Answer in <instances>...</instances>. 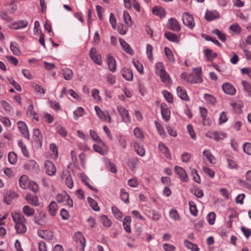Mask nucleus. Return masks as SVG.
<instances>
[{"label":"nucleus","instance_id":"30","mask_svg":"<svg viewBox=\"0 0 251 251\" xmlns=\"http://www.w3.org/2000/svg\"><path fill=\"white\" fill-rule=\"evenodd\" d=\"M122 75L126 80L131 81L133 79V74L131 70L124 68L121 72Z\"/></svg>","mask_w":251,"mask_h":251},{"label":"nucleus","instance_id":"34","mask_svg":"<svg viewBox=\"0 0 251 251\" xmlns=\"http://www.w3.org/2000/svg\"><path fill=\"white\" fill-rule=\"evenodd\" d=\"M152 11L154 15L160 18H163L165 16V11L162 7L154 6Z\"/></svg>","mask_w":251,"mask_h":251},{"label":"nucleus","instance_id":"14","mask_svg":"<svg viewBox=\"0 0 251 251\" xmlns=\"http://www.w3.org/2000/svg\"><path fill=\"white\" fill-rule=\"evenodd\" d=\"M168 28L175 31H179L180 30V26L177 21L174 18L169 19L168 22Z\"/></svg>","mask_w":251,"mask_h":251},{"label":"nucleus","instance_id":"20","mask_svg":"<svg viewBox=\"0 0 251 251\" xmlns=\"http://www.w3.org/2000/svg\"><path fill=\"white\" fill-rule=\"evenodd\" d=\"M75 238L77 244L80 245V246L81 247L82 251H84V248L85 247L86 241L82 233L80 232L75 233Z\"/></svg>","mask_w":251,"mask_h":251},{"label":"nucleus","instance_id":"21","mask_svg":"<svg viewBox=\"0 0 251 251\" xmlns=\"http://www.w3.org/2000/svg\"><path fill=\"white\" fill-rule=\"evenodd\" d=\"M29 179L27 176L22 175L19 179V183L21 188L26 189L28 187L29 183Z\"/></svg>","mask_w":251,"mask_h":251},{"label":"nucleus","instance_id":"27","mask_svg":"<svg viewBox=\"0 0 251 251\" xmlns=\"http://www.w3.org/2000/svg\"><path fill=\"white\" fill-rule=\"evenodd\" d=\"M38 234L41 238L48 240L53 238L52 232L48 230L39 231Z\"/></svg>","mask_w":251,"mask_h":251},{"label":"nucleus","instance_id":"5","mask_svg":"<svg viewBox=\"0 0 251 251\" xmlns=\"http://www.w3.org/2000/svg\"><path fill=\"white\" fill-rule=\"evenodd\" d=\"M44 168L46 174L50 176H53L56 174V167L55 165L50 160L45 161Z\"/></svg>","mask_w":251,"mask_h":251},{"label":"nucleus","instance_id":"39","mask_svg":"<svg viewBox=\"0 0 251 251\" xmlns=\"http://www.w3.org/2000/svg\"><path fill=\"white\" fill-rule=\"evenodd\" d=\"M203 154L205 156L207 160L211 164H215V158L211 153L210 151L205 149L203 151Z\"/></svg>","mask_w":251,"mask_h":251},{"label":"nucleus","instance_id":"61","mask_svg":"<svg viewBox=\"0 0 251 251\" xmlns=\"http://www.w3.org/2000/svg\"><path fill=\"white\" fill-rule=\"evenodd\" d=\"M227 167L230 169H237L238 166L236 162L232 159L227 158Z\"/></svg>","mask_w":251,"mask_h":251},{"label":"nucleus","instance_id":"44","mask_svg":"<svg viewBox=\"0 0 251 251\" xmlns=\"http://www.w3.org/2000/svg\"><path fill=\"white\" fill-rule=\"evenodd\" d=\"M165 37L169 41L173 42H177L178 39L177 36L174 33L168 31L165 33Z\"/></svg>","mask_w":251,"mask_h":251},{"label":"nucleus","instance_id":"48","mask_svg":"<svg viewBox=\"0 0 251 251\" xmlns=\"http://www.w3.org/2000/svg\"><path fill=\"white\" fill-rule=\"evenodd\" d=\"M120 197L122 200L125 203H128L129 202V195L128 193L126 192V190L124 188H122L120 190Z\"/></svg>","mask_w":251,"mask_h":251},{"label":"nucleus","instance_id":"33","mask_svg":"<svg viewBox=\"0 0 251 251\" xmlns=\"http://www.w3.org/2000/svg\"><path fill=\"white\" fill-rule=\"evenodd\" d=\"M162 74V75L161 74L159 75L162 81L166 85L172 84V82L169 75L166 72Z\"/></svg>","mask_w":251,"mask_h":251},{"label":"nucleus","instance_id":"51","mask_svg":"<svg viewBox=\"0 0 251 251\" xmlns=\"http://www.w3.org/2000/svg\"><path fill=\"white\" fill-rule=\"evenodd\" d=\"M123 17L124 19V21L126 25L128 27L131 26L132 25V21L131 18L128 12L124 11L123 13Z\"/></svg>","mask_w":251,"mask_h":251},{"label":"nucleus","instance_id":"38","mask_svg":"<svg viewBox=\"0 0 251 251\" xmlns=\"http://www.w3.org/2000/svg\"><path fill=\"white\" fill-rule=\"evenodd\" d=\"M200 112L202 117V122L203 125H209V122L206 119V116L207 114V109L204 107H200Z\"/></svg>","mask_w":251,"mask_h":251},{"label":"nucleus","instance_id":"42","mask_svg":"<svg viewBox=\"0 0 251 251\" xmlns=\"http://www.w3.org/2000/svg\"><path fill=\"white\" fill-rule=\"evenodd\" d=\"M85 113V110L81 107H78L74 111V119L77 120L79 117L83 116Z\"/></svg>","mask_w":251,"mask_h":251},{"label":"nucleus","instance_id":"37","mask_svg":"<svg viewBox=\"0 0 251 251\" xmlns=\"http://www.w3.org/2000/svg\"><path fill=\"white\" fill-rule=\"evenodd\" d=\"M205 57L207 60L212 61L217 56V53L213 52L210 49H205L203 51Z\"/></svg>","mask_w":251,"mask_h":251},{"label":"nucleus","instance_id":"52","mask_svg":"<svg viewBox=\"0 0 251 251\" xmlns=\"http://www.w3.org/2000/svg\"><path fill=\"white\" fill-rule=\"evenodd\" d=\"M111 210L115 217L118 220H121L123 217L122 213L115 206H112Z\"/></svg>","mask_w":251,"mask_h":251},{"label":"nucleus","instance_id":"1","mask_svg":"<svg viewBox=\"0 0 251 251\" xmlns=\"http://www.w3.org/2000/svg\"><path fill=\"white\" fill-rule=\"evenodd\" d=\"M117 110L118 114L121 117L122 121L123 122L126 124L131 123V120L129 114V112L125 107L121 105H118L117 106Z\"/></svg>","mask_w":251,"mask_h":251},{"label":"nucleus","instance_id":"46","mask_svg":"<svg viewBox=\"0 0 251 251\" xmlns=\"http://www.w3.org/2000/svg\"><path fill=\"white\" fill-rule=\"evenodd\" d=\"M204 99L206 102L210 105H214L216 102V100L215 98L212 95L209 94H204L203 96Z\"/></svg>","mask_w":251,"mask_h":251},{"label":"nucleus","instance_id":"26","mask_svg":"<svg viewBox=\"0 0 251 251\" xmlns=\"http://www.w3.org/2000/svg\"><path fill=\"white\" fill-rule=\"evenodd\" d=\"M131 222V219L130 216H126L125 217L123 220V227L125 231L127 233H130L131 232L130 228V224Z\"/></svg>","mask_w":251,"mask_h":251},{"label":"nucleus","instance_id":"10","mask_svg":"<svg viewBox=\"0 0 251 251\" xmlns=\"http://www.w3.org/2000/svg\"><path fill=\"white\" fill-rule=\"evenodd\" d=\"M89 56L93 61L96 64L100 65L102 64L101 57L98 54L95 48H92L89 52Z\"/></svg>","mask_w":251,"mask_h":251},{"label":"nucleus","instance_id":"18","mask_svg":"<svg viewBox=\"0 0 251 251\" xmlns=\"http://www.w3.org/2000/svg\"><path fill=\"white\" fill-rule=\"evenodd\" d=\"M28 203L33 206H37L39 205L38 198L36 195L27 194L25 198Z\"/></svg>","mask_w":251,"mask_h":251},{"label":"nucleus","instance_id":"2","mask_svg":"<svg viewBox=\"0 0 251 251\" xmlns=\"http://www.w3.org/2000/svg\"><path fill=\"white\" fill-rule=\"evenodd\" d=\"M195 74H190L188 82L192 84L201 83L202 81L201 76L202 70L200 67L193 69Z\"/></svg>","mask_w":251,"mask_h":251},{"label":"nucleus","instance_id":"64","mask_svg":"<svg viewBox=\"0 0 251 251\" xmlns=\"http://www.w3.org/2000/svg\"><path fill=\"white\" fill-rule=\"evenodd\" d=\"M242 84L244 87L245 91L249 94L250 96L251 95V84H250L247 81L243 80L242 81Z\"/></svg>","mask_w":251,"mask_h":251},{"label":"nucleus","instance_id":"8","mask_svg":"<svg viewBox=\"0 0 251 251\" xmlns=\"http://www.w3.org/2000/svg\"><path fill=\"white\" fill-rule=\"evenodd\" d=\"M34 222L39 226H44L47 223L46 214L44 212L41 211L37 215L33 218Z\"/></svg>","mask_w":251,"mask_h":251},{"label":"nucleus","instance_id":"29","mask_svg":"<svg viewBox=\"0 0 251 251\" xmlns=\"http://www.w3.org/2000/svg\"><path fill=\"white\" fill-rule=\"evenodd\" d=\"M26 113L28 116L35 119L36 121H38L39 120L38 116L34 110L33 104H31L28 106Z\"/></svg>","mask_w":251,"mask_h":251},{"label":"nucleus","instance_id":"41","mask_svg":"<svg viewBox=\"0 0 251 251\" xmlns=\"http://www.w3.org/2000/svg\"><path fill=\"white\" fill-rule=\"evenodd\" d=\"M18 144L23 155L26 157H29V154L25 145L23 143V142L21 140H19L18 142Z\"/></svg>","mask_w":251,"mask_h":251},{"label":"nucleus","instance_id":"16","mask_svg":"<svg viewBox=\"0 0 251 251\" xmlns=\"http://www.w3.org/2000/svg\"><path fill=\"white\" fill-rule=\"evenodd\" d=\"M161 112L163 119L168 122L170 119L171 111L170 109L165 104H161L160 105Z\"/></svg>","mask_w":251,"mask_h":251},{"label":"nucleus","instance_id":"9","mask_svg":"<svg viewBox=\"0 0 251 251\" xmlns=\"http://www.w3.org/2000/svg\"><path fill=\"white\" fill-rule=\"evenodd\" d=\"M13 222L17 225L23 223H26L27 221L25 217L20 212L15 211L11 214Z\"/></svg>","mask_w":251,"mask_h":251},{"label":"nucleus","instance_id":"58","mask_svg":"<svg viewBox=\"0 0 251 251\" xmlns=\"http://www.w3.org/2000/svg\"><path fill=\"white\" fill-rule=\"evenodd\" d=\"M189 205L191 214L194 216H197L198 214V210L195 203L193 201H191L189 202Z\"/></svg>","mask_w":251,"mask_h":251},{"label":"nucleus","instance_id":"59","mask_svg":"<svg viewBox=\"0 0 251 251\" xmlns=\"http://www.w3.org/2000/svg\"><path fill=\"white\" fill-rule=\"evenodd\" d=\"M134 136L139 140H142L144 138V135L141 129L138 127H135L133 130Z\"/></svg>","mask_w":251,"mask_h":251},{"label":"nucleus","instance_id":"32","mask_svg":"<svg viewBox=\"0 0 251 251\" xmlns=\"http://www.w3.org/2000/svg\"><path fill=\"white\" fill-rule=\"evenodd\" d=\"M23 213L27 217H31L35 213V209L28 205H25L22 208Z\"/></svg>","mask_w":251,"mask_h":251},{"label":"nucleus","instance_id":"13","mask_svg":"<svg viewBox=\"0 0 251 251\" xmlns=\"http://www.w3.org/2000/svg\"><path fill=\"white\" fill-rule=\"evenodd\" d=\"M206 136L210 138L214 139L216 141L218 142L226 138V134L224 132L214 131L207 133Z\"/></svg>","mask_w":251,"mask_h":251},{"label":"nucleus","instance_id":"12","mask_svg":"<svg viewBox=\"0 0 251 251\" xmlns=\"http://www.w3.org/2000/svg\"><path fill=\"white\" fill-rule=\"evenodd\" d=\"M17 127L23 136L29 139V133L26 124L24 122L19 121L17 123Z\"/></svg>","mask_w":251,"mask_h":251},{"label":"nucleus","instance_id":"62","mask_svg":"<svg viewBox=\"0 0 251 251\" xmlns=\"http://www.w3.org/2000/svg\"><path fill=\"white\" fill-rule=\"evenodd\" d=\"M155 125L159 135L163 138H164L165 136V133L162 126L157 121L155 122Z\"/></svg>","mask_w":251,"mask_h":251},{"label":"nucleus","instance_id":"3","mask_svg":"<svg viewBox=\"0 0 251 251\" xmlns=\"http://www.w3.org/2000/svg\"><path fill=\"white\" fill-rule=\"evenodd\" d=\"M42 134L40 130L38 128L34 129L33 135V143L34 144L35 147L39 148L42 147Z\"/></svg>","mask_w":251,"mask_h":251},{"label":"nucleus","instance_id":"24","mask_svg":"<svg viewBox=\"0 0 251 251\" xmlns=\"http://www.w3.org/2000/svg\"><path fill=\"white\" fill-rule=\"evenodd\" d=\"M175 171L176 173L179 176L183 181L186 182L188 181V176L187 175L185 171L182 168L178 166H176Z\"/></svg>","mask_w":251,"mask_h":251},{"label":"nucleus","instance_id":"63","mask_svg":"<svg viewBox=\"0 0 251 251\" xmlns=\"http://www.w3.org/2000/svg\"><path fill=\"white\" fill-rule=\"evenodd\" d=\"M133 64L138 72L140 74H143L144 68L142 64L138 61H134Z\"/></svg>","mask_w":251,"mask_h":251},{"label":"nucleus","instance_id":"25","mask_svg":"<svg viewBox=\"0 0 251 251\" xmlns=\"http://www.w3.org/2000/svg\"><path fill=\"white\" fill-rule=\"evenodd\" d=\"M100 145H93V149L94 151L99 153L101 155L105 154L107 152V149L105 144L104 145H101L99 143Z\"/></svg>","mask_w":251,"mask_h":251},{"label":"nucleus","instance_id":"45","mask_svg":"<svg viewBox=\"0 0 251 251\" xmlns=\"http://www.w3.org/2000/svg\"><path fill=\"white\" fill-rule=\"evenodd\" d=\"M138 163V160L137 158H132L128 161L127 165L132 171H134Z\"/></svg>","mask_w":251,"mask_h":251},{"label":"nucleus","instance_id":"40","mask_svg":"<svg viewBox=\"0 0 251 251\" xmlns=\"http://www.w3.org/2000/svg\"><path fill=\"white\" fill-rule=\"evenodd\" d=\"M134 148L136 153L141 157H143L145 155L146 151L143 146L139 145L138 143H135L134 144Z\"/></svg>","mask_w":251,"mask_h":251},{"label":"nucleus","instance_id":"53","mask_svg":"<svg viewBox=\"0 0 251 251\" xmlns=\"http://www.w3.org/2000/svg\"><path fill=\"white\" fill-rule=\"evenodd\" d=\"M184 244L187 248L191 250L192 251H199V250L198 246L196 244H193L187 240L184 241Z\"/></svg>","mask_w":251,"mask_h":251},{"label":"nucleus","instance_id":"4","mask_svg":"<svg viewBox=\"0 0 251 251\" xmlns=\"http://www.w3.org/2000/svg\"><path fill=\"white\" fill-rule=\"evenodd\" d=\"M182 20L183 24L187 26L188 27L192 29L195 25V23L194 21L193 17L192 15L187 12H184L182 17Z\"/></svg>","mask_w":251,"mask_h":251},{"label":"nucleus","instance_id":"35","mask_svg":"<svg viewBox=\"0 0 251 251\" xmlns=\"http://www.w3.org/2000/svg\"><path fill=\"white\" fill-rule=\"evenodd\" d=\"M57 209V204L54 201H51L48 206L49 212L52 216H54L56 215Z\"/></svg>","mask_w":251,"mask_h":251},{"label":"nucleus","instance_id":"50","mask_svg":"<svg viewBox=\"0 0 251 251\" xmlns=\"http://www.w3.org/2000/svg\"><path fill=\"white\" fill-rule=\"evenodd\" d=\"M164 52L168 59L171 62H174L175 60L172 50L169 48L165 47Z\"/></svg>","mask_w":251,"mask_h":251},{"label":"nucleus","instance_id":"56","mask_svg":"<svg viewBox=\"0 0 251 251\" xmlns=\"http://www.w3.org/2000/svg\"><path fill=\"white\" fill-rule=\"evenodd\" d=\"M8 160L11 164H15L17 161V157L14 152H10L8 155Z\"/></svg>","mask_w":251,"mask_h":251},{"label":"nucleus","instance_id":"28","mask_svg":"<svg viewBox=\"0 0 251 251\" xmlns=\"http://www.w3.org/2000/svg\"><path fill=\"white\" fill-rule=\"evenodd\" d=\"M119 41L121 46L122 47V48L126 53L131 55H132L134 53L133 50L125 41L120 39Z\"/></svg>","mask_w":251,"mask_h":251},{"label":"nucleus","instance_id":"22","mask_svg":"<svg viewBox=\"0 0 251 251\" xmlns=\"http://www.w3.org/2000/svg\"><path fill=\"white\" fill-rule=\"evenodd\" d=\"M61 72L64 78L66 80H71L74 77L73 71L68 68H64L61 69Z\"/></svg>","mask_w":251,"mask_h":251},{"label":"nucleus","instance_id":"43","mask_svg":"<svg viewBox=\"0 0 251 251\" xmlns=\"http://www.w3.org/2000/svg\"><path fill=\"white\" fill-rule=\"evenodd\" d=\"M155 73L158 75L160 74H163L164 72H166L165 67L162 62H157L155 65Z\"/></svg>","mask_w":251,"mask_h":251},{"label":"nucleus","instance_id":"11","mask_svg":"<svg viewBox=\"0 0 251 251\" xmlns=\"http://www.w3.org/2000/svg\"><path fill=\"white\" fill-rule=\"evenodd\" d=\"M24 168L33 173H37L39 171V166L34 160H29L24 165Z\"/></svg>","mask_w":251,"mask_h":251},{"label":"nucleus","instance_id":"49","mask_svg":"<svg viewBox=\"0 0 251 251\" xmlns=\"http://www.w3.org/2000/svg\"><path fill=\"white\" fill-rule=\"evenodd\" d=\"M100 223L105 227H108L111 225V221L105 215L101 216L100 218Z\"/></svg>","mask_w":251,"mask_h":251},{"label":"nucleus","instance_id":"36","mask_svg":"<svg viewBox=\"0 0 251 251\" xmlns=\"http://www.w3.org/2000/svg\"><path fill=\"white\" fill-rule=\"evenodd\" d=\"M26 223H23L17 225H15V229L17 233L23 234L26 231Z\"/></svg>","mask_w":251,"mask_h":251},{"label":"nucleus","instance_id":"47","mask_svg":"<svg viewBox=\"0 0 251 251\" xmlns=\"http://www.w3.org/2000/svg\"><path fill=\"white\" fill-rule=\"evenodd\" d=\"M10 49L12 52L16 55H19L21 54L18 45L16 42H12L11 43Z\"/></svg>","mask_w":251,"mask_h":251},{"label":"nucleus","instance_id":"60","mask_svg":"<svg viewBox=\"0 0 251 251\" xmlns=\"http://www.w3.org/2000/svg\"><path fill=\"white\" fill-rule=\"evenodd\" d=\"M88 201L90 203L91 207L94 210L96 211H98L100 210V208L98 206V203L96 201L91 198L90 197H89L88 198Z\"/></svg>","mask_w":251,"mask_h":251},{"label":"nucleus","instance_id":"31","mask_svg":"<svg viewBox=\"0 0 251 251\" xmlns=\"http://www.w3.org/2000/svg\"><path fill=\"white\" fill-rule=\"evenodd\" d=\"M158 148L159 151L164 154L167 158H171V154L168 148L163 143H160L158 144Z\"/></svg>","mask_w":251,"mask_h":251},{"label":"nucleus","instance_id":"15","mask_svg":"<svg viewBox=\"0 0 251 251\" xmlns=\"http://www.w3.org/2000/svg\"><path fill=\"white\" fill-rule=\"evenodd\" d=\"M222 89L226 94L231 96L234 95L236 92L234 87L228 82H226L223 84Z\"/></svg>","mask_w":251,"mask_h":251},{"label":"nucleus","instance_id":"17","mask_svg":"<svg viewBox=\"0 0 251 251\" xmlns=\"http://www.w3.org/2000/svg\"><path fill=\"white\" fill-rule=\"evenodd\" d=\"M106 59L109 70L112 72H115L116 70V62L115 59L111 54L107 55Z\"/></svg>","mask_w":251,"mask_h":251},{"label":"nucleus","instance_id":"7","mask_svg":"<svg viewBox=\"0 0 251 251\" xmlns=\"http://www.w3.org/2000/svg\"><path fill=\"white\" fill-rule=\"evenodd\" d=\"M95 110L98 117L103 121L111 122V118L108 113L103 112L98 106H95Z\"/></svg>","mask_w":251,"mask_h":251},{"label":"nucleus","instance_id":"23","mask_svg":"<svg viewBox=\"0 0 251 251\" xmlns=\"http://www.w3.org/2000/svg\"><path fill=\"white\" fill-rule=\"evenodd\" d=\"M177 96L182 100L188 101L189 97L187 95L186 91L181 86H178L176 88Z\"/></svg>","mask_w":251,"mask_h":251},{"label":"nucleus","instance_id":"54","mask_svg":"<svg viewBox=\"0 0 251 251\" xmlns=\"http://www.w3.org/2000/svg\"><path fill=\"white\" fill-rule=\"evenodd\" d=\"M90 135L95 141L100 143L101 145H104V143L101 141L96 131L91 129L90 130Z\"/></svg>","mask_w":251,"mask_h":251},{"label":"nucleus","instance_id":"57","mask_svg":"<svg viewBox=\"0 0 251 251\" xmlns=\"http://www.w3.org/2000/svg\"><path fill=\"white\" fill-rule=\"evenodd\" d=\"M212 32L217 35L218 38L222 40V41H226V35L222 32L220 30L218 29H215L213 30Z\"/></svg>","mask_w":251,"mask_h":251},{"label":"nucleus","instance_id":"55","mask_svg":"<svg viewBox=\"0 0 251 251\" xmlns=\"http://www.w3.org/2000/svg\"><path fill=\"white\" fill-rule=\"evenodd\" d=\"M169 216L172 219L175 221L180 220L179 215L177 210L175 209H172L169 212Z\"/></svg>","mask_w":251,"mask_h":251},{"label":"nucleus","instance_id":"6","mask_svg":"<svg viewBox=\"0 0 251 251\" xmlns=\"http://www.w3.org/2000/svg\"><path fill=\"white\" fill-rule=\"evenodd\" d=\"M28 25V22L27 20H19L12 23L9 25L10 29L18 30L24 28Z\"/></svg>","mask_w":251,"mask_h":251},{"label":"nucleus","instance_id":"19","mask_svg":"<svg viewBox=\"0 0 251 251\" xmlns=\"http://www.w3.org/2000/svg\"><path fill=\"white\" fill-rule=\"evenodd\" d=\"M220 17L219 13L216 10H207L205 13V18L208 21H212Z\"/></svg>","mask_w":251,"mask_h":251}]
</instances>
